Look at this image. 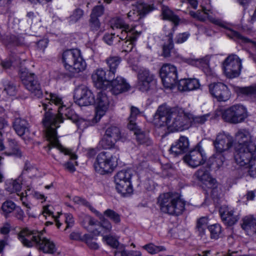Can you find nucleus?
<instances>
[{"label": "nucleus", "mask_w": 256, "mask_h": 256, "mask_svg": "<svg viewBox=\"0 0 256 256\" xmlns=\"http://www.w3.org/2000/svg\"><path fill=\"white\" fill-rule=\"evenodd\" d=\"M116 185V189L119 193L122 195L126 196L132 192L130 180H122L120 182H114Z\"/></svg>", "instance_id": "f704fd0d"}, {"label": "nucleus", "mask_w": 256, "mask_h": 256, "mask_svg": "<svg viewBox=\"0 0 256 256\" xmlns=\"http://www.w3.org/2000/svg\"><path fill=\"white\" fill-rule=\"evenodd\" d=\"M162 15L163 20L172 22L176 25L178 24L180 20L178 16L175 14L168 6H162Z\"/></svg>", "instance_id": "c9c22d12"}, {"label": "nucleus", "mask_w": 256, "mask_h": 256, "mask_svg": "<svg viewBox=\"0 0 256 256\" xmlns=\"http://www.w3.org/2000/svg\"><path fill=\"white\" fill-rule=\"evenodd\" d=\"M121 61V58L116 56H110L105 60V62L108 68V72H109V76L114 78L116 69Z\"/></svg>", "instance_id": "c756f323"}, {"label": "nucleus", "mask_w": 256, "mask_h": 256, "mask_svg": "<svg viewBox=\"0 0 256 256\" xmlns=\"http://www.w3.org/2000/svg\"><path fill=\"white\" fill-rule=\"evenodd\" d=\"M206 160V156L204 150L199 146L184 157V162L192 168L202 164Z\"/></svg>", "instance_id": "ddd939ff"}, {"label": "nucleus", "mask_w": 256, "mask_h": 256, "mask_svg": "<svg viewBox=\"0 0 256 256\" xmlns=\"http://www.w3.org/2000/svg\"><path fill=\"white\" fill-rule=\"evenodd\" d=\"M120 30V32L116 36L119 42H120V40H124L130 38V36H134L135 34H138L134 30V28H130V26H128V29L122 28Z\"/></svg>", "instance_id": "ea45409f"}, {"label": "nucleus", "mask_w": 256, "mask_h": 256, "mask_svg": "<svg viewBox=\"0 0 256 256\" xmlns=\"http://www.w3.org/2000/svg\"><path fill=\"white\" fill-rule=\"evenodd\" d=\"M104 11V8L102 6H96L93 8L90 16L98 18V17L100 16L103 14Z\"/></svg>", "instance_id": "e2e57ef3"}, {"label": "nucleus", "mask_w": 256, "mask_h": 256, "mask_svg": "<svg viewBox=\"0 0 256 256\" xmlns=\"http://www.w3.org/2000/svg\"><path fill=\"white\" fill-rule=\"evenodd\" d=\"M62 58L65 68L74 75L82 72L86 69V64L80 50L77 48L64 50Z\"/></svg>", "instance_id": "20e7f679"}, {"label": "nucleus", "mask_w": 256, "mask_h": 256, "mask_svg": "<svg viewBox=\"0 0 256 256\" xmlns=\"http://www.w3.org/2000/svg\"><path fill=\"white\" fill-rule=\"evenodd\" d=\"M112 93L114 95L120 94L122 92L128 91L130 88V85L126 82V80L120 76H117L115 79L110 81Z\"/></svg>", "instance_id": "412c9836"}, {"label": "nucleus", "mask_w": 256, "mask_h": 256, "mask_svg": "<svg viewBox=\"0 0 256 256\" xmlns=\"http://www.w3.org/2000/svg\"><path fill=\"white\" fill-rule=\"evenodd\" d=\"M8 148L4 154L6 156H10L12 155L20 156V153L19 151L16 142L12 139L8 140Z\"/></svg>", "instance_id": "c03bdc74"}, {"label": "nucleus", "mask_w": 256, "mask_h": 256, "mask_svg": "<svg viewBox=\"0 0 256 256\" xmlns=\"http://www.w3.org/2000/svg\"><path fill=\"white\" fill-rule=\"evenodd\" d=\"M228 152L214 150V153L210 157V160L216 167L220 168L222 166L226 160L227 154Z\"/></svg>", "instance_id": "72a5a7b5"}, {"label": "nucleus", "mask_w": 256, "mask_h": 256, "mask_svg": "<svg viewBox=\"0 0 256 256\" xmlns=\"http://www.w3.org/2000/svg\"><path fill=\"white\" fill-rule=\"evenodd\" d=\"M190 34L188 32L180 33L175 38V42L176 44H182L186 42Z\"/></svg>", "instance_id": "0e129e2a"}, {"label": "nucleus", "mask_w": 256, "mask_h": 256, "mask_svg": "<svg viewBox=\"0 0 256 256\" xmlns=\"http://www.w3.org/2000/svg\"><path fill=\"white\" fill-rule=\"evenodd\" d=\"M41 234H42L41 232L30 230L26 228L20 232L18 238L24 246L32 247L37 245Z\"/></svg>", "instance_id": "dca6fc26"}, {"label": "nucleus", "mask_w": 256, "mask_h": 256, "mask_svg": "<svg viewBox=\"0 0 256 256\" xmlns=\"http://www.w3.org/2000/svg\"><path fill=\"white\" fill-rule=\"evenodd\" d=\"M235 138L238 142L236 147H247L250 150H256V146L252 140V136L246 130H239L236 134Z\"/></svg>", "instance_id": "6ab92c4d"}, {"label": "nucleus", "mask_w": 256, "mask_h": 256, "mask_svg": "<svg viewBox=\"0 0 256 256\" xmlns=\"http://www.w3.org/2000/svg\"><path fill=\"white\" fill-rule=\"evenodd\" d=\"M188 138L185 136H180L179 139L171 146L170 150L172 154L177 156L188 151Z\"/></svg>", "instance_id": "4be33fe9"}, {"label": "nucleus", "mask_w": 256, "mask_h": 256, "mask_svg": "<svg viewBox=\"0 0 256 256\" xmlns=\"http://www.w3.org/2000/svg\"><path fill=\"white\" fill-rule=\"evenodd\" d=\"M210 116V114H206L202 116L192 117V121L191 120V122H192L194 124H202L208 119Z\"/></svg>", "instance_id": "13d9d810"}, {"label": "nucleus", "mask_w": 256, "mask_h": 256, "mask_svg": "<svg viewBox=\"0 0 256 256\" xmlns=\"http://www.w3.org/2000/svg\"><path fill=\"white\" fill-rule=\"evenodd\" d=\"M84 14V10L80 8H77L73 11L72 14L70 16L69 21L70 23H76L83 17Z\"/></svg>", "instance_id": "3c124183"}, {"label": "nucleus", "mask_w": 256, "mask_h": 256, "mask_svg": "<svg viewBox=\"0 0 256 256\" xmlns=\"http://www.w3.org/2000/svg\"><path fill=\"white\" fill-rule=\"evenodd\" d=\"M158 202L160 210L171 215H180L185 209V201L177 194L168 192L161 194Z\"/></svg>", "instance_id": "7ed1b4c3"}, {"label": "nucleus", "mask_w": 256, "mask_h": 256, "mask_svg": "<svg viewBox=\"0 0 256 256\" xmlns=\"http://www.w3.org/2000/svg\"><path fill=\"white\" fill-rule=\"evenodd\" d=\"M92 78L96 86L100 89L104 88V83L110 82L114 77L109 76V72H106L102 68L96 69L92 75Z\"/></svg>", "instance_id": "aec40b11"}, {"label": "nucleus", "mask_w": 256, "mask_h": 256, "mask_svg": "<svg viewBox=\"0 0 256 256\" xmlns=\"http://www.w3.org/2000/svg\"><path fill=\"white\" fill-rule=\"evenodd\" d=\"M160 76L164 87L172 88L178 78L177 69L170 64H164L160 70Z\"/></svg>", "instance_id": "9d476101"}, {"label": "nucleus", "mask_w": 256, "mask_h": 256, "mask_svg": "<svg viewBox=\"0 0 256 256\" xmlns=\"http://www.w3.org/2000/svg\"><path fill=\"white\" fill-rule=\"evenodd\" d=\"M200 87L198 80L196 78L181 79L178 82V88L180 91H190L197 90Z\"/></svg>", "instance_id": "b1692460"}, {"label": "nucleus", "mask_w": 256, "mask_h": 256, "mask_svg": "<svg viewBox=\"0 0 256 256\" xmlns=\"http://www.w3.org/2000/svg\"><path fill=\"white\" fill-rule=\"evenodd\" d=\"M154 10V7L152 5L146 4L141 5L138 6V10L136 12H135L134 10L130 11L127 14L128 18L132 20H136L137 19L136 16H138L140 15V16L138 18V19L152 11Z\"/></svg>", "instance_id": "c85d7f7f"}, {"label": "nucleus", "mask_w": 256, "mask_h": 256, "mask_svg": "<svg viewBox=\"0 0 256 256\" xmlns=\"http://www.w3.org/2000/svg\"><path fill=\"white\" fill-rule=\"evenodd\" d=\"M128 26L129 25L126 24L124 20L121 18H114L112 21V29H128Z\"/></svg>", "instance_id": "603ef678"}, {"label": "nucleus", "mask_w": 256, "mask_h": 256, "mask_svg": "<svg viewBox=\"0 0 256 256\" xmlns=\"http://www.w3.org/2000/svg\"><path fill=\"white\" fill-rule=\"evenodd\" d=\"M140 112L139 110L135 107L132 106L130 108V114L128 118V128L130 130H134L136 129V127L137 126L135 120H136V116L139 114Z\"/></svg>", "instance_id": "79ce46f5"}, {"label": "nucleus", "mask_w": 256, "mask_h": 256, "mask_svg": "<svg viewBox=\"0 0 256 256\" xmlns=\"http://www.w3.org/2000/svg\"><path fill=\"white\" fill-rule=\"evenodd\" d=\"M234 212L233 210L228 208H221L220 210L222 220L228 226L234 225L239 219L238 216L234 214Z\"/></svg>", "instance_id": "a878e982"}, {"label": "nucleus", "mask_w": 256, "mask_h": 256, "mask_svg": "<svg viewBox=\"0 0 256 256\" xmlns=\"http://www.w3.org/2000/svg\"><path fill=\"white\" fill-rule=\"evenodd\" d=\"M14 217L20 222H24V218H26L24 211L20 206H17L16 210L13 212Z\"/></svg>", "instance_id": "bf43d9fd"}, {"label": "nucleus", "mask_w": 256, "mask_h": 256, "mask_svg": "<svg viewBox=\"0 0 256 256\" xmlns=\"http://www.w3.org/2000/svg\"><path fill=\"white\" fill-rule=\"evenodd\" d=\"M210 232V238L218 240L220 238L222 234V227L219 224H214L208 227Z\"/></svg>", "instance_id": "49530a36"}, {"label": "nucleus", "mask_w": 256, "mask_h": 256, "mask_svg": "<svg viewBox=\"0 0 256 256\" xmlns=\"http://www.w3.org/2000/svg\"><path fill=\"white\" fill-rule=\"evenodd\" d=\"M103 240L108 245L114 248L117 246L118 245V241L114 238L111 236H104Z\"/></svg>", "instance_id": "774afa93"}, {"label": "nucleus", "mask_w": 256, "mask_h": 256, "mask_svg": "<svg viewBox=\"0 0 256 256\" xmlns=\"http://www.w3.org/2000/svg\"><path fill=\"white\" fill-rule=\"evenodd\" d=\"M96 102V111L94 118H93V123L98 122L105 114L109 108L110 99L104 92L101 91L98 94Z\"/></svg>", "instance_id": "4468645a"}, {"label": "nucleus", "mask_w": 256, "mask_h": 256, "mask_svg": "<svg viewBox=\"0 0 256 256\" xmlns=\"http://www.w3.org/2000/svg\"><path fill=\"white\" fill-rule=\"evenodd\" d=\"M116 142L111 138H108L106 134L100 142V145L104 149H110L113 148Z\"/></svg>", "instance_id": "6e6d98bb"}, {"label": "nucleus", "mask_w": 256, "mask_h": 256, "mask_svg": "<svg viewBox=\"0 0 256 256\" xmlns=\"http://www.w3.org/2000/svg\"><path fill=\"white\" fill-rule=\"evenodd\" d=\"M208 220L206 217H202L197 221L196 228L199 235L204 240L206 239V230L207 228Z\"/></svg>", "instance_id": "58836bf2"}, {"label": "nucleus", "mask_w": 256, "mask_h": 256, "mask_svg": "<svg viewBox=\"0 0 256 256\" xmlns=\"http://www.w3.org/2000/svg\"><path fill=\"white\" fill-rule=\"evenodd\" d=\"M38 248L44 253L53 254L56 251L54 243L49 239L44 238L41 234L37 245Z\"/></svg>", "instance_id": "393cba45"}, {"label": "nucleus", "mask_w": 256, "mask_h": 256, "mask_svg": "<svg viewBox=\"0 0 256 256\" xmlns=\"http://www.w3.org/2000/svg\"><path fill=\"white\" fill-rule=\"evenodd\" d=\"M246 108L242 105H234L222 112V118L227 122L238 124L243 122L247 117Z\"/></svg>", "instance_id": "1a4fd4ad"}, {"label": "nucleus", "mask_w": 256, "mask_h": 256, "mask_svg": "<svg viewBox=\"0 0 256 256\" xmlns=\"http://www.w3.org/2000/svg\"><path fill=\"white\" fill-rule=\"evenodd\" d=\"M208 188L211 189V196L214 200H217L220 198L222 196V190L220 185L216 183V180L215 184L214 186H207Z\"/></svg>", "instance_id": "8fccbe9b"}, {"label": "nucleus", "mask_w": 256, "mask_h": 256, "mask_svg": "<svg viewBox=\"0 0 256 256\" xmlns=\"http://www.w3.org/2000/svg\"><path fill=\"white\" fill-rule=\"evenodd\" d=\"M105 134L116 142L120 140L122 138L120 130L116 126L108 128L106 130Z\"/></svg>", "instance_id": "a19ab883"}, {"label": "nucleus", "mask_w": 256, "mask_h": 256, "mask_svg": "<svg viewBox=\"0 0 256 256\" xmlns=\"http://www.w3.org/2000/svg\"><path fill=\"white\" fill-rule=\"evenodd\" d=\"M156 80L155 76L148 70H144L138 74L137 87L142 92H146L154 88Z\"/></svg>", "instance_id": "f8f14e48"}, {"label": "nucleus", "mask_w": 256, "mask_h": 256, "mask_svg": "<svg viewBox=\"0 0 256 256\" xmlns=\"http://www.w3.org/2000/svg\"><path fill=\"white\" fill-rule=\"evenodd\" d=\"M65 110L67 111L64 114L66 116H67L68 119L75 123L78 128L84 129L90 124L88 121L82 118H79L78 116L74 114L72 110L68 108H66Z\"/></svg>", "instance_id": "cd10ccee"}, {"label": "nucleus", "mask_w": 256, "mask_h": 256, "mask_svg": "<svg viewBox=\"0 0 256 256\" xmlns=\"http://www.w3.org/2000/svg\"><path fill=\"white\" fill-rule=\"evenodd\" d=\"M86 242L91 249L96 250L99 248L98 244L92 238L86 236Z\"/></svg>", "instance_id": "338daca9"}, {"label": "nucleus", "mask_w": 256, "mask_h": 256, "mask_svg": "<svg viewBox=\"0 0 256 256\" xmlns=\"http://www.w3.org/2000/svg\"><path fill=\"white\" fill-rule=\"evenodd\" d=\"M133 130L136 136V140L140 144H144L146 146L152 144V140L150 138L148 133H146L138 129L137 126L136 127V129Z\"/></svg>", "instance_id": "e433bc0d"}, {"label": "nucleus", "mask_w": 256, "mask_h": 256, "mask_svg": "<svg viewBox=\"0 0 256 256\" xmlns=\"http://www.w3.org/2000/svg\"><path fill=\"white\" fill-rule=\"evenodd\" d=\"M212 142L214 150L229 152L232 146L234 139L230 134L220 132L216 135Z\"/></svg>", "instance_id": "2eb2a0df"}, {"label": "nucleus", "mask_w": 256, "mask_h": 256, "mask_svg": "<svg viewBox=\"0 0 256 256\" xmlns=\"http://www.w3.org/2000/svg\"><path fill=\"white\" fill-rule=\"evenodd\" d=\"M73 202L76 204L84 205L87 207H88L93 212L94 210H95L92 206L90 205V203L88 201L80 197L74 196L73 198Z\"/></svg>", "instance_id": "680f3d73"}, {"label": "nucleus", "mask_w": 256, "mask_h": 256, "mask_svg": "<svg viewBox=\"0 0 256 256\" xmlns=\"http://www.w3.org/2000/svg\"><path fill=\"white\" fill-rule=\"evenodd\" d=\"M104 216H106L116 224L120 222V215L111 209H107L104 212Z\"/></svg>", "instance_id": "09e8293b"}, {"label": "nucleus", "mask_w": 256, "mask_h": 256, "mask_svg": "<svg viewBox=\"0 0 256 256\" xmlns=\"http://www.w3.org/2000/svg\"><path fill=\"white\" fill-rule=\"evenodd\" d=\"M94 212L98 217L101 222L100 228L102 230L98 231V234H101L103 236L104 234L110 232L112 228V224L102 214L96 210H94Z\"/></svg>", "instance_id": "473e14b6"}, {"label": "nucleus", "mask_w": 256, "mask_h": 256, "mask_svg": "<svg viewBox=\"0 0 256 256\" xmlns=\"http://www.w3.org/2000/svg\"><path fill=\"white\" fill-rule=\"evenodd\" d=\"M195 175L198 179L202 182L206 186L215 184L216 180L210 176L209 171L206 168L202 167L200 168L196 172Z\"/></svg>", "instance_id": "bb28decb"}, {"label": "nucleus", "mask_w": 256, "mask_h": 256, "mask_svg": "<svg viewBox=\"0 0 256 256\" xmlns=\"http://www.w3.org/2000/svg\"><path fill=\"white\" fill-rule=\"evenodd\" d=\"M90 26L92 30H98L100 27V22L97 18L90 16Z\"/></svg>", "instance_id": "69168bd1"}, {"label": "nucleus", "mask_w": 256, "mask_h": 256, "mask_svg": "<svg viewBox=\"0 0 256 256\" xmlns=\"http://www.w3.org/2000/svg\"><path fill=\"white\" fill-rule=\"evenodd\" d=\"M139 34H135L134 36H130V37L126 39L122 44L123 51L126 52H130L134 46V43L136 42L138 36Z\"/></svg>", "instance_id": "de8ad7c7"}, {"label": "nucleus", "mask_w": 256, "mask_h": 256, "mask_svg": "<svg viewBox=\"0 0 256 256\" xmlns=\"http://www.w3.org/2000/svg\"><path fill=\"white\" fill-rule=\"evenodd\" d=\"M18 206L12 200H6L2 204L0 214L5 218H10Z\"/></svg>", "instance_id": "7c9ffc66"}, {"label": "nucleus", "mask_w": 256, "mask_h": 256, "mask_svg": "<svg viewBox=\"0 0 256 256\" xmlns=\"http://www.w3.org/2000/svg\"><path fill=\"white\" fill-rule=\"evenodd\" d=\"M21 80L25 88L34 96L40 98L42 94L41 86L35 74L27 68L21 67L19 71Z\"/></svg>", "instance_id": "423d86ee"}, {"label": "nucleus", "mask_w": 256, "mask_h": 256, "mask_svg": "<svg viewBox=\"0 0 256 256\" xmlns=\"http://www.w3.org/2000/svg\"><path fill=\"white\" fill-rule=\"evenodd\" d=\"M248 174L253 178H256V155L251 160L250 164L248 166Z\"/></svg>", "instance_id": "052dcab7"}, {"label": "nucleus", "mask_w": 256, "mask_h": 256, "mask_svg": "<svg viewBox=\"0 0 256 256\" xmlns=\"http://www.w3.org/2000/svg\"><path fill=\"white\" fill-rule=\"evenodd\" d=\"M234 90L238 96H256V85L245 87L236 86Z\"/></svg>", "instance_id": "4c0bfd02"}, {"label": "nucleus", "mask_w": 256, "mask_h": 256, "mask_svg": "<svg viewBox=\"0 0 256 256\" xmlns=\"http://www.w3.org/2000/svg\"><path fill=\"white\" fill-rule=\"evenodd\" d=\"M142 248L150 254H155L165 250V248L164 246H156L152 243L144 246Z\"/></svg>", "instance_id": "864d4df0"}, {"label": "nucleus", "mask_w": 256, "mask_h": 256, "mask_svg": "<svg viewBox=\"0 0 256 256\" xmlns=\"http://www.w3.org/2000/svg\"><path fill=\"white\" fill-rule=\"evenodd\" d=\"M241 228L249 236L256 234V219L252 215L246 216L242 220Z\"/></svg>", "instance_id": "5701e85b"}, {"label": "nucleus", "mask_w": 256, "mask_h": 256, "mask_svg": "<svg viewBox=\"0 0 256 256\" xmlns=\"http://www.w3.org/2000/svg\"><path fill=\"white\" fill-rule=\"evenodd\" d=\"M210 94L218 101H226L230 96L228 86L222 82H214L208 86Z\"/></svg>", "instance_id": "f3484780"}, {"label": "nucleus", "mask_w": 256, "mask_h": 256, "mask_svg": "<svg viewBox=\"0 0 256 256\" xmlns=\"http://www.w3.org/2000/svg\"><path fill=\"white\" fill-rule=\"evenodd\" d=\"M10 187L7 188L8 190L13 192H19L22 188L21 182L20 180H11L8 182Z\"/></svg>", "instance_id": "5fc2aeb1"}, {"label": "nucleus", "mask_w": 256, "mask_h": 256, "mask_svg": "<svg viewBox=\"0 0 256 256\" xmlns=\"http://www.w3.org/2000/svg\"><path fill=\"white\" fill-rule=\"evenodd\" d=\"M234 160L240 166L249 165L254 156L252 152L256 150H250L247 147H235Z\"/></svg>", "instance_id": "a211bd4d"}, {"label": "nucleus", "mask_w": 256, "mask_h": 256, "mask_svg": "<svg viewBox=\"0 0 256 256\" xmlns=\"http://www.w3.org/2000/svg\"><path fill=\"white\" fill-rule=\"evenodd\" d=\"M74 97L76 103L80 106L92 105L95 102L94 94L85 86L77 88L74 90Z\"/></svg>", "instance_id": "9b49d317"}, {"label": "nucleus", "mask_w": 256, "mask_h": 256, "mask_svg": "<svg viewBox=\"0 0 256 256\" xmlns=\"http://www.w3.org/2000/svg\"><path fill=\"white\" fill-rule=\"evenodd\" d=\"M242 60L234 54H230L222 63V69L227 78H232L238 76L240 73Z\"/></svg>", "instance_id": "6e6552de"}, {"label": "nucleus", "mask_w": 256, "mask_h": 256, "mask_svg": "<svg viewBox=\"0 0 256 256\" xmlns=\"http://www.w3.org/2000/svg\"><path fill=\"white\" fill-rule=\"evenodd\" d=\"M4 91L8 96H14L16 94V86L10 82L6 81L4 82Z\"/></svg>", "instance_id": "4d7b16f0"}, {"label": "nucleus", "mask_w": 256, "mask_h": 256, "mask_svg": "<svg viewBox=\"0 0 256 256\" xmlns=\"http://www.w3.org/2000/svg\"><path fill=\"white\" fill-rule=\"evenodd\" d=\"M13 127L16 133L22 136L28 131V124L27 121L21 118H16L13 122Z\"/></svg>", "instance_id": "2f4dec72"}, {"label": "nucleus", "mask_w": 256, "mask_h": 256, "mask_svg": "<svg viewBox=\"0 0 256 256\" xmlns=\"http://www.w3.org/2000/svg\"><path fill=\"white\" fill-rule=\"evenodd\" d=\"M202 11L206 14L207 15L208 20L212 23L226 28V34L230 38L232 39L235 41L242 42L244 44L250 43L256 48V41L252 40L245 36H244L238 32L230 28L228 26V24L222 20L213 17L212 16L209 15L207 12L210 11V10H206L205 8H203Z\"/></svg>", "instance_id": "0eeeda50"}, {"label": "nucleus", "mask_w": 256, "mask_h": 256, "mask_svg": "<svg viewBox=\"0 0 256 256\" xmlns=\"http://www.w3.org/2000/svg\"><path fill=\"white\" fill-rule=\"evenodd\" d=\"M174 48L172 34H168L167 37V41L164 42L162 46V56L165 57H169L170 55L172 50Z\"/></svg>", "instance_id": "37998d69"}, {"label": "nucleus", "mask_w": 256, "mask_h": 256, "mask_svg": "<svg viewBox=\"0 0 256 256\" xmlns=\"http://www.w3.org/2000/svg\"><path fill=\"white\" fill-rule=\"evenodd\" d=\"M119 158V154H112L110 151L102 152L97 156L94 164L96 170L100 174L110 172L115 166V161Z\"/></svg>", "instance_id": "39448f33"}, {"label": "nucleus", "mask_w": 256, "mask_h": 256, "mask_svg": "<svg viewBox=\"0 0 256 256\" xmlns=\"http://www.w3.org/2000/svg\"><path fill=\"white\" fill-rule=\"evenodd\" d=\"M50 100L48 102L54 103L56 106H59L58 108V113L54 114L51 108H48V105L46 103H42L43 109L46 110L44 114V118L42 120L43 124L46 128V135L48 140L49 142V149L52 147H54L59 150L65 154L69 155L71 160H75L77 158V156L73 154L70 150L64 147L59 142L57 136L56 129L59 127V124L63 122V118L62 115V110L66 106L62 105V98L56 94H50V98H48Z\"/></svg>", "instance_id": "f257e3e1"}, {"label": "nucleus", "mask_w": 256, "mask_h": 256, "mask_svg": "<svg viewBox=\"0 0 256 256\" xmlns=\"http://www.w3.org/2000/svg\"><path fill=\"white\" fill-rule=\"evenodd\" d=\"M132 176V171L130 170H122L114 176V182H120V180H130Z\"/></svg>", "instance_id": "a18cd8bd"}, {"label": "nucleus", "mask_w": 256, "mask_h": 256, "mask_svg": "<svg viewBox=\"0 0 256 256\" xmlns=\"http://www.w3.org/2000/svg\"><path fill=\"white\" fill-rule=\"evenodd\" d=\"M162 123L167 126L172 132L182 131L189 128L191 120L184 112H178L176 110L166 105L160 106L154 116Z\"/></svg>", "instance_id": "f03ea898"}]
</instances>
